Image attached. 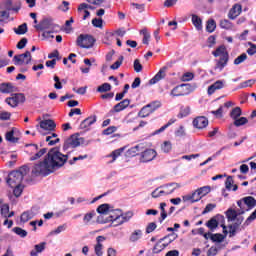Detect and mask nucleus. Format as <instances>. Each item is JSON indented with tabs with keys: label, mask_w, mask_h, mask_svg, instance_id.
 I'll list each match as a JSON object with an SVG mask.
<instances>
[{
	"label": "nucleus",
	"mask_w": 256,
	"mask_h": 256,
	"mask_svg": "<svg viewBox=\"0 0 256 256\" xmlns=\"http://www.w3.org/2000/svg\"><path fill=\"white\" fill-rule=\"evenodd\" d=\"M97 216V212L95 210H92L84 215L83 221L84 223H97L95 222L97 221Z\"/></svg>",
	"instance_id": "a878e982"
},
{
	"label": "nucleus",
	"mask_w": 256,
	"mask_h": 256,
	"mask_svg": "<svg viewBox=\"0 0 256 256\" xmlns=\"http://www.w3.org/2000/svg\"><path fill=\"white\" fill-rule=\"evenodd\" d=\"M115 131H117V127L110 126L103 131V135H113V133H115Z\"/></svg>",
	"instance_id": "338daca9"
},
{
	"label": "nucleus",
	"mask_w": 256,
	"mask_h": 256,
	"mask_svg": "<svg viewBox=\"0 0 256 256\" xmlns=\"http://www.w3.org/2000/svg\"><path fill=\"white\" fill-rule=\"evenodd\" d=\"M93 27H97L98 29H103V19L101 18H94L92 20Z\"/></svg>",
	"instance_id": "bf43d9fd"
},
{
	"label": "nucleus",
	"mask_w": 256,
	"mask_h": 256,
	"mask_svg": "<svg viewBox=\"0 0 256 256\" xmlns=\"http://www.w3.org/2000/svg\"><path fill=\"white\" fill-rule=\"evenodd\" d=\"M179 225H175L173 228H171V227H169V228H167V231H171L172 232V234H169L167 237H164L163 239H162V241H165V239H167V238H171L170 240H169V243H171V241H175V239L177 238V234L175 233V231H179Z\"/></svg>",
	"instance_id": "2f4dec72"
},
{
	"label": "nucleus",
	"mask_w": 256,
	"mask_h": 256,
	"mask_svg": "<svg viewBox=\"0 0 256 256\" xmlns=\"http://www.w3.org/2000/svg\"><path fill=\"white\" fill-rule=\"evenodd\" d=\"M241 11H243L241 4H235L229 11V19H237L241 15Z\"/></svg>",
	"instance_id": "4be33fe9"
},
{
	"label": "nucleus",
	"mask_w": 256,
	"mask_h": 256,
	"mask_svg": "<svg viewBox=\"0 0 256 256\" xmlns=\"http://www.w3.org/2000/svg\"><path fill=\"white\" fill-rule=\"evenodd\" d=\"M215 29H217V23L213 19L208 20L206 24V31H208V33H213Z\"/></svg>",
	"instance_id": "79ce46f5"
},
{
	"label": "nucleus",
	"mask_w": 256,
	"mask_h": 256,
	"mask_svg": "<svg viewBox=\"0 0 256 256\" xmlns=\"http://www.w3.org/2000/svg\"><path fill=\"white\" fill-rule=\"evenodd\" d=\"M6 141H9V143H17L19 138L15 137V132L11 130L6 133Z\"/></svg>",
	"instance_id": "37998d69"
},
{
	"label": "nucleus",
	"mask_w": 256,
	"mask_h": 256,
	"mask_svg": "<svg viewBox=\"0 0 256 256\" xmlns=\"http://www.w3.org/2000/svg\"><path fill=\"white\" fill-rule=\"evenodd\" d=\"M27 173H29V167L27 166H22L18 170L12 171L8 175V179H7V183L9 187H17V185H21Z\"/></svg>",
	"instance_id": "423d86ee"
},
{
	"label": "nucleus",
	"mask_w": 256,
	"mask_h": 256,
	"mask_svg": "<svg viewBox=\"0 0 256 256\" xmlns=\"http://www.w3.org/2000/svg\"><path fill=\"white\" fill-rule=\"evenodd\" d=\"M225 87V80H217L208 87V95H213L215 91H219Z\"/></svg>",
	"instance_id": "412c9836"
},
{
	"label": "nucleus",
	"mask_w": 256,
	"mask_h": 256,
	"mask_svg": "<svg viewBox=\"0 0 256 256\" xmlns=\"http://www.w3.org/2000/svg\"><path fill=\"white\" fill-rule=\"evenodd\" d=\"M248 55H255L256 53V45L253 43H250V47L247 49Z\"/></svg>",
	"instance_id": "774afa93"
},
{
	"label": "nucleus",
	"mask_w": 256,
	"mask_h": 256,
	"mask_svg": "<svg viewBox=\"0 0 256 256\" xmlns=\"http://www.w3.org/2000/svg\"><path fill=\"white\" fill-rule=\"evenodd\" d=\"M26 147H30V161H37L41 159L45 153H47V148H42L39 150V146L37 144H28Z\"/></svg>",
	"instance_id": "9b49d317"
},
{
	"label": "nucleus",
	"mask_w": 256,
	"mask_h": 256,
	"mask_svg": "<svg viewBox=\"0 0 256 256\" xmlns=\"http://www.w3.org/2000/svg\"><path fill=\"white\" fill-rule=\"evenodd\" d=\"M0 212L2 217L5 219L9 217H13L15 215L14 212H9V204H3V200L0 199Z\"/></svg>",
	"instance_id": "b1692460"
},
{
	"label": "nucleus",
	"mask_w": 256,
	"mask_h": 256,
	"mask_svg": "<svg viewBox=\"0 0 256 256\" xmlns=\"http://www.w3.org/2000/svg\"><path fill=\"white\" fill-rule=\"evenodd\" d=\"M140 33L143 35L142 43L144 45H148L151 40V34L147 32V29H142Z\"/></svg>",
	"instance_id": "a18cd8bd"
},
{
	"label": "nucleus",
	"mask_w": 256,
	"mask_h": 256,
	"mask_svg": "<svg viewBox=\"0 0 256 256\" xmlns=\"http://www.w3.org/2000/svg\"><path fill=\"white\" fill-rule=\"evenodd\" d=\"M194 78H195V74H193L192 72H186L182 75L181 81H184V82L193 81Z\"/></svg>",
	"instance_id": "864d4df0"
},
{
	"label": "nucleus",
	"mask_w": 256,
	"mask_h": 256,
	"mask_svg": "<svg viewBox=\"0 0 256 256\" xmlns=\"http://www.w3.org/2000/svg\"><path fill=\"white\" fill-rule=\"evenodd\" d=\"M212 55H214L215 57H225V55H229V53H227V48L222 45L218 47L215 51H213Z\"/></svg>",
	"instance_id": "e433bc0d"
},
{
	"label": "nucleus",
	"mask_w": 256,
	"mask_h": 256,
	"mask_svg": "<svg viewBox=\"0 0 256 256\" xmlns=\"http://www.w3.org/2000/svg\"><path fill=\"white\" fill-rule=\"evenodd\" d=\"M237 205L239 209L233 210L229 208L226 211V217L228 221L234 223V225H241L243 221H245V218L243 217V213H245V211H249L254 207H256V200L252 196H247L238 200Z\"/></svg>",
	"instance_id": "f03ea898"
},
{
	"label": "nucleus",
	"mask_w": 256,
	"mask_h": 256,
	"mask_svg": "<svg viewBox=\"0 0 256 256\" xmlns=\"http://www.w3.org/2000/svg\"><path fill=\"white\" fill-rule=\"evenodd\" d=\"M95 254L97 256H103V244L97 243L95 245Z\"/></svg>",
	"instance_id": "0e129e2a"
},
{
	"label": "nucleus",
	"mask_w": 256,
	"mask_h": 256,
	"mask_svg": "<svg viewBox=\"0 0 256 256\" xmlns=\"http://www.w3.org/2000/svg\"><path fill=\"white\" fill-rule=\"evenodd\" d=\"M192 23L198 31H201V29H203V20H201V18H199V16L193 14L192 15Z\"/></svg>",
	"instance_id": "72a5a7b5"
},
{
	"label": "nucleus",
	"mask_w": 256,
	"mask_h": 256,
	"mask_svg": "<svg viewBox=\"0 0 256 256\" xmlns=\"http://www.w3.org/2000/svg\"><path fill=\"white\" fill-rule=\"evenodd\" d=\"M253 85H255V80H246L239 84V89H246V87H253Z\"/></svg>",
	"instance_id": "3c124183"
},
{
	"label": "nucleus",
	"mask_w": 256,
	"mask_h": 256,
	"mask_svg": "<svg viewBox=\"0 0 256 256\" xmlns=\"http://www.w3.org/2000/svg\"><path fill=\"white\" fill-rule=\"evenodd\" d=\"M172 149H173V144L171 143V141H164L161 145L162 153H171Z\"/></svg>",
	"instance_id": "4c0bfd02"
},
{
	"label": "nucleus",
	"mask_w": 256,
	"mask_h": 256,
	"mask_svg": "<svg viewBox=\"0 0 256 256\" xmlns=\"http://www.w3.org/2000/svg\"><path fill=\"white\" fill-rule=\"evenodd\" d=\"M165 247H167V245L161 243V241L157 242L153 248V253H161Z\"/></svg>",
	"instance_id": "5fc2aeb1"
},
{
	"label": "nucleus",
	"mask_w": 256,
	"mask_h": 256,
	"mask_svg": "<svg viewBox=\"0 0 256 256\" xmlns=\"http://www.w3.org/2000/svg\"><path fill=\"white\" fill-rule=\"evenodd\" d=\"M234 181H233V176H228L227 179H226V182H225V187L228 191H237V189H239V187L237 186V184H234Z\"/></svg>",
	"instance_id": "7c9ffc66"
},
{
	"label": "nucleus",
	"mask_w": 256,
	"mask_h": 256,
	"mask_svg": "<svg viewBox=\"0 0 256 256\" xmlns=\"http://www.w3.org/2000/svg\"><path fill=\"white\" fill-rule=\"evenodd\" d=\"M47 243L41 242L34 246V249L30 251L31 256H39V253H43L45 251Z\"/></svg>",
	"instance_id": "cd10ccee"
},
{
	"label": "nucleus",
	"mask_w": 256,
	"mask_h": 256,
	"mask_svg": "<svg viewBox=\"0 0 256 256\" xmlns=\"http://www.w3.org/2000/svg\"><path fill=\"white\" fill-rule=\"evenodd\" d=\"M133 218V211L123 212L122 209H113V206L104 221V225L107 223H118V225H123V223H129Z\"/></svg>",
	"instance_id": "20e7f679"
},
{
	"label": "nucleus",
	"mask_w": 256,
	"mask_h": 256,
	"mask_svg": "<svg viewBox=\"0 0 256 256\" xmlns=\"http://www.w3.org/2000/svg\"><path fill=\"white\" fill-rule=\"evenodd\" d=\"M14 32L16 35H25V33H27V23H23L18 26V28H14Z\"/></svg>",
	"instance_id": "c03bdc74"
},
{
	"label": "nucleus",
	"mask_w": 256,
	"mask_h": 256,
	"mask_svg": "<svg viewBox=\"0 0 256 256\" xmlns=\"http://www.w3.org/2000/svg\"><path fill=\"white\" fill-rule=\"evenodd\" d=\"M175 137H185L187 133L185 132V126H179V128L174 132Z\"/></svg>",
	"instance_id": "6e6d98bb"
},
{
	"label": "nucleus",
	"mask_w": 256,
	"mask_h": 256,
	"mask_svg": "<svg viewBox=\"0 0 256 256\" xmlns=\"http://www.w3.org/2000/svg\"><path fill=\"white\" fill-rule=\"evenodd\" d=\"M13 231L16 233V235H19V237H27V231L20 227L13 228Z\"/></svg>",
	"instance_id": "052dcab7"
},
{
	"label": "nucleus",
	"mask_w": 256,
	"mask_h": 256,
	"mask_svg": "<svg viewBox=\"0 0 256 256\" xmlns=\"http://www.w3.org/2000/svg\"><path fill=\"white\" fill-rule=\"evenodd\" d=\"M247 123H249V120L246 117H240L234 120L235 127H241L243 125H247Z\"/></svg>",
	"instance_id": "49530a36"
},
{
	"label": "nucleus",
	"mask_w": 256,
	"mask_h": 256,
	"mask_svg": "<svg viewBox=\"0 0 256 256\" xmlns=\"http://www.w3.org/2000/svg\"><path fill=\"white\" fill-rule=\"evenodd\" d=\"M223 234H212L211 232L205 233L203 228H199L198 230H192L193 235H203L205 239H211L213 243H223L225 241V237L229 235V237H235L237 232L239 231V226L237 225H222Z\"/></svg>",
	"instance_id": "7ed1b4c3"
},
{
	"label": "nucleus",
	"mask_w": 256,
	"mask_h": 256,
	"mask_svg": "<svg viewBox=\"0 0 256 256\" xmlns=\"http://www.w3.org/2000/svg\"><path fill=\"white\" fill-rule=\"evenodd\" d=\"M143 233L141 232V230H136L134 231L131 236H130V241H132L133 243H135V241H139V239L142 237Z\"/></svg>",
	"instance_id": "09e8293b"
},
{
	"label": "nucleus",
	"mask_w": 256,
	"mask_h": 256,
	"mask_svg": "<svg viewBox=\"0 0 256 256\" xmlns=\"http://www.w3.org/2000/svg\"><path fill=\"white\" fill-rule=\"evenodd\" d=\"M206 225H225V216L217 214L206 222Z\"/></svg>",
	"instance_id": "393cba45"
},
{
	"label": "nucleus",
	"mask_w": 256,
	"mask_h": 256,
	"mask_svg": "<svg viewBox=\"0 0 256 256\" xmlns=\"http://www.w3.org/2000/svg\"><path fill=\"white\" fill-rule=\"evenodd\" d=\"M68 156L59 152V149L52 148L43 161L35 163L31 168L32 177H47V175H51L55 171V169H59V167H63L65 163H67Z\"/></svg>",
	"instance_id": "f257e3e1"
},
{
	"label": "nucleus",
	"mask_w": 256,
	"mask_h": 256,
	"mask_svg": "<svg viewBox=\"0 0 256 256\" xmlns=\"http://www.w3.org/2000/svg\"><path fill=\"white\" fill-rule=\"evenodd\" d=\"M179 187L181 186L178 183H169L162 185L152 192V197L154 199H157L159 197H167V195L175 193L176 189H179Z\"/></svg>",
	"instance_id": "0eeeda50"
},
{
	"label": "nucleus",
	"mask_w": 256,
	"mask_h": 256,
	"mask_svg": "<svg viewBox=\"0 0 256 256\" xmlns=\"http://www.w3.org/2000/svg\"><path fill=\"white\" fill-rule=\"evenodd\" d=\"M157 157V151L153 149H146L141 153L140 161L141 163H149L150 161H153Z\"/></svg>",
	"instance_id": "dca6fc26"
},
{
	"label": "nucleus",
	"mask_w": 256,
	"mask_h": 256,
	"mask_svg": "<svg viewBox=\"0 0 256 256\" xmlns=\"http://www.w3.org/2000/svg\"><path fill=\"white\" fill-rule=\"evenodd\" d=\"M112 208H113V206H111V204H108V203L99 205L96 208V213H98V215L96 217L95 223H97L99 225H105V221H106L107 217L109 216V213L111 212Z\"/></svg>",
	"instance_id": "6e6552de"
},
{
	"label": "nucleus",
	"mask_w": 256,
	"mask_h": 256,
	"mask_svg": "<svg viewBox=\"0 0 256 256\" xmlns=\"http://www.w3.org/2000/svg\"><path fill=\"white\" fill-rule=\"evenodd\" d=\"M33 217H35V213H33V211L23 212L20 216V222L27 223V221H31Z\"/></svg>",
	"instance_id": "473e14b6"
},
{
	"label": "nucleus",
	"mask_w": 256,
	"mask_h": 256,
	"mask_svg": "<svg viewBox=\"0 0 256 256\" xmlns=\"http://www.w3.org/2000/svg\"><path fill=\"white\" fill-rule=\"evenodd\" d=\"M121 65H123V56H120L119 59L110 66V69H112L113 71L119 69L121 67Z\"/></svg>",
	"instance_id": "4d7b16f0"
},
{
	"label": "nucleus",
	"mask_w": 256,
	"mask_h": 256,
	"mask_svg": "<svg viewBox=\"0 0 256 256\" xmlns=\"http://www.w3.org/2000/svg\"><path fill=\"white\" fill-rule=\"evenodd\" d=\"M244 61H247V54L243 53L234 60V65H241Z\"/></svg>",
	"instance_id": "13d9d810"
},
{
	"label": "nucleus",
	"mask_w": 256,
	"mask_h": 256,
	"mask_svg": "<svg viewBox=\"0 0 256 256\" xmlns=\"http://www.w3.org/2000/svg\"><path fill=\"white\" fill-rule=\"evenodd\" d=\"M98 93H107V91H111V84L104 83L97 88Z\"/></svg>",
	"instance_id": "8fccbe9b"
},
{
	"label": "nucleus",
	"mask_w": 256,
	"mask_h": 256,
	"mask_svg": "<svg viewBox=\"0 0 256 256\" xmlns=\"http://www.w3.org/2000/svg\"><path fill=\"white\" fill-rule=\"evenodd\" d=\"M148 108H150L151 112L154 113V111H157L159 107H161V102H152L150 104H147Z\"/></svg>",
	"instance_id": "680f3d73"
},
{
	"label": "nucleus",
	"mask_w": 256,
	"mask_h": 256,
	"mask_svg": "<svg viewBox=\"0 0 256 256\" xmlns=\"http://www.w3.org/2000/svg\"><path fill=\"white\" fill-rule=\"evenodd\" d=\"M153 113L149 106H144L138 113V117H141L142 119H145V117H149Z\"/></svg>",
	"instance_id": "58836bf2"
},
{
	"label": "nucleus",
	"mask_w": 256,
	"mask_h": 256,
	"mask_svg": "<svg viewBox=\"0 0 256 256\" xmlns=\"http://www.w3.org/2000/svg\"><path fill=\"white\" fill-rule=\"evenodd\" d=\"M13 190V193L15 197H21V193H23V185H16V186H11Z\"/></svg>",
	"instance_id": "603ef678"
},
{
	"label": "nucleus",
	"mask_w": 256,
	"mask_h": 256,
	"mask_svg": "<svg viewBox=\"0 0 256 256\" xmlns=\"http://www.w3.org/2000/svg\"><path fill=\"white\" fill-rule=\"evenodd\" d=\"M209 193H211V187L204 186L193 192V198H195L196 202L201 201V199H203L205 195H209Z\"/></svg>",
	"instance_id": "f3484780"
},
{
	"label": "nucleus",
	"mask_w": 256,
	"mask_h": 256,
	"mask_svg": "<svg viewBox=\"0 0 256 256\" xmlns=\"http://www.w3.org/2000/svg\"><path fill=\"white\" fill-rule=\"evenodd\" d=\"M73 23H74L73 18H70V20H67L65 22V28H64L65 33H71V24Z\"/></svg>",
	"instance_id": "69168bd1"
},
{
	"label": "nucleus",
	"mask_w": 256,
	"mask_h": 256,
	"mask_svg": "<svg viewBox=\"0 0 256 256\" xmlns=\"http://www.w3.org/2000/svg\"><path fill=\"white\" fill-rule=\"evenodd\" d=\"M57 27V24H55L52 18H44L39 24L35 26V29L38 31H43V39H54L55 36L53 33L57 32Z\"/></svg>",
	"instance_id": "39448f33"
},
{
	"label": "nucleus",
	"mask_w": 256,
	"mask_h": 256,
	"mask_svg": "<svg viewBox=\"0 0 256 256\" xmlns=\"http://www.w3.org/2000/svg\"><path fill=\"white\" fill-rule=\"evenodd\" d=\"M5 103L10 107H17L20 103H25V95L23 93L12 94L11 97L5 99Z\"/></svg>",
	"instance_id": "ddd939ff"
},
{
	"label": "nucleus",
	"mask_w": 256,
	"mask_h": 256,
	"mask_svg": "<svg viewBox=\"0 0 256 256\" xmlns=\"http://www.w3.org/2000/svg\"><path fill=\"white\" fill-rule=\"evenodd\" d=\"M77 45L78 47H81V49H91V47L95 45V38L90 35L81 34L77 38Z\"/></svg>",
	"instance_id": "9d476101"
},
{
	"label": "nucleus",
	"mask_w": 256,
	"mask_h": 256,
	"mask_svg": "<svg viewBox=\"0 0 256 256\" xmlns=\"http://www.w3.org/2000/svg\"><path fill=\"white\" fill-rule=\"evenodd\" d=\"M175 121H177L176 119H170L166 125L162 126L161 128H159L158 130L153 132V135H159V133H163V131H165V129H167L168 127H171V125H173V123H175Z\"/></svg>",
	"instance_id": "a19ab883"
},
{
	"label": "nucleus",
	"mask_w": 256,
	"mask_h": 256,
	"mask_svg": "<svg viewBox=\"0 0 256 256\" xmlns=\"http://www.w3.org/2000/svg\"><path fill=\"white\" fill-rule=\"evenodd\" d=\"M131 105V100L124 99L123 101L116 104L113 108L114 113H121L124 109H127Z\"/></svg>",
	"instance_id": "5701e85b"
},
{
	"label": "nucleus",
	"mask_w": 256,
	"mask_h": 256,
	"mask_svg": "<svg viewBox=\"0 0 256 256\" xmlns=\"http://www.w3.org/2000/svg\"><path fill=\"white\" fill-rule=\"evenodd\" d=\"M55 127H57V124H55V121L48 119V120H42L40 122V129L39 133L40 135H47V132L50 133V131H55ZM47 131V132H45Z\"/></svg>",
	"instance_id": "f8f14e48"
},
{
	"label": "nucleus",
	"mask_w": 256,
	"mask_h": 256,
	"mask_svg": "<svg viewBox=\"0 0 256 256\" xmlns=\"http://www.w3.org/2000/svg\"><path fill=\"white\" fill-rule=\"evenodd\" d=\"M191 114V107L189 106H181L180 112L178 113V119H183V117H187Z\"/></svg>",
	"instance_id": "c9c22d12"
},
{
	"label": "nucleus",
	"mask_w": 256,
	"mask_h": 256,
	"mask_svg": "<svg viewBox=\"0 0 256 256\" xmlns=\"http://www.w3.org/2000/svg\"><path fill=\"white\" fill-rule=\"evenodd\" d=\"M15 91V86L11 83H1L0 92L4 94L13 93Z\"/></svg>",
	"instance_id": "c85d7f7f"
},
{
	"label": "nucleus",
	"mask_w": 256,
	"mask_h": 256,
	"mask_svg": "<svg viewBox=\"0 0 256 256\" xmlns=\"http://www.w3.org/2000/svg\"><path fill=\"white\" fill-rule=\"evenodd\" d=\"M242 113L243 112L241 111V107H236L233 108L232 111L230 112V117L235 121L241 117Z\"/></svg>",
	"instance_id": "ea45409f"
},
{
	"label": "nucleus",
	"mask_w": 256,
	"mask_h": 256,
	"mask_svg": "<svg viewBox=\"0 0 256 256\" xmlns=\"http://www.w3.org/2000/svg\"><path fill=\"white\" fill-rule=\"evenodd\" d=\"M167 73V66L162 67L159 72L149 81L150 85H155L156 83H159L161 79H165V75Z\"/></svg>",
	"instance_id": "aec40b11"
},
{
	"label": "nucleus",
	"mask_w": 256,
	"mask_h": 256,
	"mask_svg": "<svg viewBox=\"0 0 256 256\" xmlns=\"http://www.w3.org/2000/svg\"><path fill=\"white\" fill-rule=\"evenodd\" d=\"M191 93V85L190 84H181L176 86L170 92L171 97H185V95H189Z\"/></svg>",
	"instance_id": "1a4fd4ad"
},
{
	"label": "nucleus",
	"mask_w": 256,
	"mask_h": 256,
	"mask_svg": "<svg viewBox=\"0 0 256 256\" xmlns=\"http://www.w3.org/2000/svg\"><path fill=\"white\" fill-rule=\"evenodd\" d=\"M94 123H97L96 115H93V116H90V117L84 119L80 123V129H83L84 131H89V127H91V125H94Z\"/></svg>",
	"instance_id": "6ab92c4d"
},
{
	"label": "nucleus",
	"mask_w": 256,
	"mask_h": 256,
	"mask_svg": "<svg viewBox=\"0 0 256 256\" xmlns=\"http://www.w3.org/2000/svg\"><path fill=\"white\" fill-rule=\"evenodd\" d=\"M220 27L221 29H233V23H231V21L224 19L220 21Z\"/></svg>",
	"instance_id": "de8ad7c7"
},
{
	"label": "nucleus",
	"mask_w": 256,
	"mask_h": 256,
	"mask_svg": "<svg viewBox=\"0 0 256 256\" xmlns=\"http://www.w3.org/2000/svg\"><path fill=\"white\" fill-rule=\"evenodd\" d=\"M14 65H29L31 63V52L26 51L23 54L13 57Z\"/></svg>",
	"instance_id": "4468645a"
},
{
	"label": "nucleus",
	"mask_w": 256,
	"mask_h": 256,
	"mask_svg": "<svg viewBox=\"0 0 256 256\" xmlns=\"http://www.w3.org/2000/svg\"><path fill=\"white\" fill-rule=\"evenodd\" d=\"M227 63H229V55L225 54V56H222L217 60L215 70L217 71V69H219L221 71L222 69H225V67H227Z\"/></svg>",
	"instance_id": "bb28decb"
},
{
	"label": "nucleus",
	"mask_w": 256,
	"mask_h": 256,
	"mask_svg": "<svg viewBox=\"0 0 256 256\" xmlns=\"http://www.w3.org/2000/svg\"><path fill=\"white\" fill-rule=\"evenodd\" d=\"M123 151H125V148H119L117 150L112 151V153L107 156L112 158V160L109 161V163H115V161H117V158L121 157V153H123Z\"/></svg>",
	"instance_id": "f704fd0d"
},
{
	"label": "nucleus",
	"mask_w": 256,
	"mask_h": 256,
	"mask_svg": "<svg viewBox=\"0 0 256 256\" xmlns=\"http://www.w3.org/2000/svg\"><path fill=\"white\" fill-rule=\"evenodd\" d=\"M144 149L145 146L143 144H138L128 150V155H130L131 157H136V155H139V153H141V151H143Z\"/></svg>",
	"instance_id": "c756f323"
},
{
	"label": "nucleus",
	"mask_w": 256,
	"mask_h": 256,
	"mask_svg": "<svg viewBox=\"0 0 256 256\" xmlns=\"http://www.w3.org/2000/svg\"><path fill=\"white\" fill-rule=\"evenodd\" d=\"M79 145H81V138L72 135L65 141L63 149L64 151H67V149H75V147H79Z\"/></svg>",
	"instance_id": "2eb2a0df"
},
{
	"label": "nucleus",
	"mask_w": 256,
	"mask_h": 256,
	"mask_svg": "<svg viewBox=\"0 0 256 256\" xmlns=\"http://www.w3.org/2000/svg\"><path fill=\"white\" fill-rule=\"evenodd\" d=\"M209 125V120L205 116H198L193 120V127L196 129H205Z\"/></svg>",
	"instance_id": "a211bd4d"
},
{
	"label": "nucleus",
	"mask_w": 256,
	"mask_h": 256,
	"mask_svg": "<svg viewBox=\"0 0 256 256\" xmlns=\"http://www.w3.org/2000/svg\"><path fill=\"white\" fill-rule=\"evenodd\" d=\"M134 71H136V73H141V71H143V65H141L139 59L134 60Z\"/></svg>",
	"instance_id": "e2e57ef3"
}]
</instances>
